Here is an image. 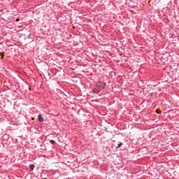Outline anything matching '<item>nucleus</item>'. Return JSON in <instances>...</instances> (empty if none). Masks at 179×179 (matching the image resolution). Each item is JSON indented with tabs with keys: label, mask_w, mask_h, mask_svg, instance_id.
I'll return each instance as SVG.
<instances>
[{
	"label": "nucleus",
	"mask_w": 179,
	"mask_h": 179,
	"mask_svg": "<svg viewBox=\"0 0 179 179\" xmlns=\"http://www.w3.org/2000/svg\"><path fill=\"white\" fill-rule=\"evenodd\" d=\"M38 120L39 121V122H43L44 121V117L41 116V114L38 115Z\"/></svg>",
	"instance_id": "nucleus-1"
},
{
	"label": "nucleus",
	"mask_w": 179,
	"mask_h": 179,
	"mask_svg": "<svg viewBox=\"0 0 179 179\" xmlns=\"http://www.w3.org/2000/svg\"><path fill=\"white\" fill-rule=\"evenodd\" d=\"M101 90V89H106V83H103L102 85H100Z\"/></svg>",
	"instance_id": "nucleus-2"
},
{
	"label": "nucleus",
	"mask_w": 179,
	"mask_h": 179,
	"mask_svg": "<svg viewBox=\"0 0 179 179\" xmlns=\"http://www.w3.org/2000/svg\"><path fill=\"white\" fill-rule=\"evenodd\" d=\"M34 164L30 165V170H34Z\"/></svg>",
	"instance_id": "nucleus-3"
},
{
	"label": "nucleus",
	"mask_w": 179,
	"mask_h": 179,
	"mask_svg": "<svg viewBox=\"0 0 179 179\" xmlns=\"http://www.w3.org/2000/svg\"><path fill=\"white\" fill-rule=\"evenodd\" d=\"M92 92H94V93H99V92L100 91L94 89V90H92Z\"/></svg>",
	"instance_id": "nucleus-4"
},
{
	"label": "nucleus",
	"mask_w": 179,
	"mask_h": 179,
	"mask_svg": "<svg viewBox=\"0 0 179 179\" xmlns=\"http://www.w3.org/2000/svg\"><path fill=\"white\" fill-rule=\"evenodd\" d=\"M4 54H5V52L0 53V55H1V58H3V57H5Z\"/></svg>",
	"instance_id": "nucleus-5"
},
{
	"label": "nucleus",
	"mask_w": 179,
	"mask_h": 179,
	"mask_svg": "<svg viewBox=\"0 0 179 179\" xmlns=\"http://www.w3.org/2000/svg\"><path fill=\"white\" fill-rule=\"evenodd\" d=\"M122 146V143H120L117 145V148H121Z\"/></svg>",
	"instance_id": "nucleus-6"
},
{
	"label": "nucleus",
	"mask_w": 179,
	"mask_h": 179,
	"mask_svg": "<svg viewBox=\"0 0 179 179\" xmlns=\"http://www.w3.org/2000/svg\"><path fill=\"white\" fill-rule=\"evenodd\" d=\"M50 143H52V145H54L55 143V141H54V140H51Z\"/></svg>",
	"instance_id": "nucleus-7"
},
{
	"label": "nucleus",
	"mask_w": 179,
	"mask_h": 179,
	"mask_svg": "<svg viewBox=\"0 0 179 179\" xmlns=\"http://www.w3.org/2000/svg\"><path fill=\"white\" fill-rule=\"evenodd\" d=\"M45 179H47V178H45Z\"/></svg>",
	"instance_id": "nucleus-8"
}]
</instances>
